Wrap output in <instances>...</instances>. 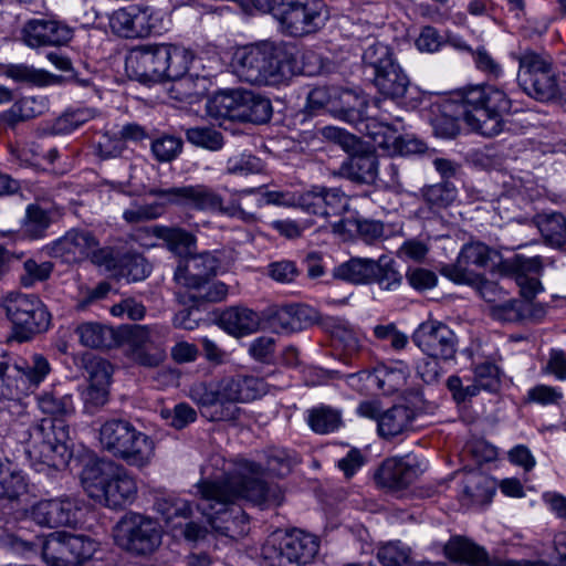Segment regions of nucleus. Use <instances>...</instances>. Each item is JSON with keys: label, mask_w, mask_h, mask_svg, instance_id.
<instances>
[{"label": "nucleus", "mask_w": 566, "mask_h": 566, "mask_svg": "<svg viewBox=\"0 0 566 566\" xmlns=\"http://www.w3.org/2000/svg\"><path fill=\"white\" fill-rule=\"evenodd\" d=\"M38 406L53 418H44L30 428L29 453L50 467L63 465L70 454V428L63 418L75 411L73 396L62 388H53L38 397Z\"/></svg>", "instance_id": "obj_1"}, {"label": "nucleus", "mask_w": 566, "mask_h": 566, "mask_svg": "<svg viewBox=\"0 0 566 566\" xmlns=\"http://www.w3.org/2000/svg\"><path fill=\"white\" fill-rule=\"evenodd\" d=\"M232 67L240 81L258 86L286 83L298 72L294 48L274 41H261L238 49Z\"/></svg>", "instance_id": "obj_2"}, {"label": "nucleus", "mask_w": 566, "mask_h": 566, "mask_svg": "<svg viewBox=\"0 0 566 566\" xmlns=\"http://www.w3.org/2000/svg\"><path fill=\"white\" fill-rule=\"evenodd\" d=\"M468 265L478 268H496L505 275L512 276L517 285L522 287V294L530 293L528 273H531V260L522 254H515L511 259H503L501 253L483 242L472 241L465 243L453 264H446L440 273L458 284L472 285L478 275L468 270Z\"/></svg>", "instance_id": "obj_3"}, {"label": "nucleus", "mask_w": 566, "mask_h": 566, "mask_svg": "<svg viewBox=\"0 0 566 566\" xmlns=\"http://www.w3.org/2000/svg\"><path fill=\"white\" fill-rule=\"evenodd\" d=\"M219 258L211 252L188 254L180 260L174 280L185 292H176L179 305L220 302L228 295V286L213 281L220 268Z\"/></svg>", "instance_id": "obj_4"}, {"label": "nucleus", "mask_w": 566, "mask_h": 566, "mask_svg": "<svg viewBox=\"0 0 566 566\" xmlns=\"http://www.w3.org/2000/svg\"><path fill=\"white\" fill-rule=\"evenodd\" d=\"M190 53L172 44H146L130 50L126 71L140 83L176 81L189 70Z\"/></svg>", "instance_id": "obj_5"}, {"label": "nucleus", "mask_w": 566, "mask_h": 566, "mask_svg": "<svg viewBox=\"0 0 566 566\" xmlns=\"http://www.w3.org/2000/svg\"><path fill=\"white\" fill-rule=\"evenodd\" d=\"M81 482L90 497L111 509L130 504L137 495V483L126 468L114 461L87 463Z\"/></svg>", "instance_id": "obj_6"}, {"label": "nucleus", "mask_w": 566, "mask_h": 566, "mask_svg": "<svg viewBox=\"0 0 566 566\" xmlns=\"http://www.w3.org/2000/svg\"><path fill=\"white\" fill-rule=\"evenodd\" d=\"M98 440L105 451L129 467L143 469L155 457L153 438L126 419L112 418L102 423Z\"/></svg>", "instance_id": "obj_7"}, {"label": "nucleus", "mask_w": 566, "mask_h": 566, "mask_svg": "<svg viewBox=\"0 0 566 566\" xmlns=\"http://www.w3.org/2000/svg\"><path fill=\"white\" fill-rule=\"evenodd\" d=\"M146 193L150 197L165 199L167 207L177 206L197 211L218 212L244 222L255 221V216L243 210L234 197L228 205H224L222 196L207 185L197 184L169 188L151 187Z\"/></svg>", "instance_id": "obj_8"}, {"label": "nucleus", "mask_w": 566, "mask_h": 566, "mask_svg": "<svg viewBox=\"0 0 566 566\" xmlns=\"http://www.w3.org/2000/svg\"><path fill=\"white\" fill-rule=\"evenodd\" d=\"M198 492L197 509L216 533L234 538L245 532L248 517L241 509L232 506L237 492H227L222 484L211 480L199 482Z\"/></svg>", "instance_id": "obj_9"}, {"label": "nucleus", "mask_w": 566, "mask_h": 566, "mask_svg": "<svg viewBox=\"0 0 566 566\" xmlns=\"http://www.w3.org/2000/svg\"><path fill=\"white\" fill-rule=\"evenodd\" d=\"M6 316L12 324L11 337L19 343L48 329L50 314L35 295L10 293L1 302Z\"/></svg>", "instance_id": "obj_10"}, {"label": "nucleus", "mask_w": 566, "mask_h": 566, "mask_svg": "<svg viewBox=\"0 0 566 566\" xmlns=\"http://www.w3.org/2000/svg\"><path fill=\"white\" fill-rule=\"evenodd\" d=\"M331 12L324 0H280L274 18L293 36L316 32L325 25Z\"/></svg>", "instance_id": "obj_11"}, {"label": "nucleus", "mask_w": 566, "mask_h": 566, "mask_svg": "<svg viewBox=\"0 0 566 566\" xmlns=\"http://www.w3.org/2000/svg\"><path fill=\"white\" fill-rule=\"evenodd\" d=\"M319 542L314 535L303 531L285 534L279 543L268 541L261 549V555L269 566H305L318 553Z\"/></svg>", "instance_id": "obj_12"}, {"label": "nucleus", "mask_w": 566, "mask_h": 566, "mask_svg": "<svg viewBox=\"0 0 566 566\" xmlns=\"http://www.w3.org/2000/svg\"><path fill=\"white\" fill-rule=\"evenodd\" d=\"M114 539L123 549L146 555L157 549L161 543V531L158 523L149 516L126 513L114 528Z\"/></svg>", "instance_id": "obj_13"}, {"label": "nucleus", "mask_w": 566, "mask_h": 566, "mask_svg": "<svg viewBox=\"0 0 566 566\" xmlns=\"http://www.w3.org/2000/svg\"><path fill=\"white\" fill-rule=\"evenodd\" d=\"M50 371L51 366L41 354L19 358L13 364L0 361V397L13 398L38 387Z\"/></svg>", "instance_id": "obj_14"}, {"label": "nucleus", "mask_w": 566, "mask_h": 566, "mask_svg": "<svg viewBox=\"0 0 566 566\" xmlns=\"http://www.w3.org/2000/svg\"><path fill=\"white\" fill-rule=\"evenodd\" d=\"M43 559L51 566H78L90 560L97 543L86 535L66 532L51 533L40 539Z\"/></svg>", "instance_id": "obj_15"}, {"label": "nucleus", "mask_w": 566, "mask_h": 566, "mask_svg": "<svg viewBox=\"0 0 566 566\" xmlns=\"http://www.w3.org/2000/svg\"><path fill=\"white\" fill-rule=\"evenodd\" d=\"M220 406L211 415L213 421H233L240 416L239 402L254 400L266 392V384L253 376L227 377L217 382Z\"/></svg>", "instance_id": "obj_16"}, {"label": "nucleus", "mask_w": 566, "mask_h": 566, "mask_svg": "<svg viewBox=\"0 0 566 566\" xmlns=\"http://www.w3.org/2000/svg\"><path fill=\"white\" fill-rule=\"evenodd\" d=\"M251 475L235 474L222 480H214L222 484L227 492H237L238 499H245L260 506L280 505L284 500V493L277 484H266L258 475L261 472L260 464L249 467Z\"/></svg>", "instance_id": "obj_17"}, {"label": "nucleus", "mask_w": 566, "mask_h": 566, "mask_svg": "<svg viewBox=\"0 0 566 566\" xmlns=\"http://www.w3.org/2000/svg\"><path fill=\"white\" fill-rule=\"evenodd\" d=\"M412 340L426 355L443 360L453 359L457 353L455 334L447 324L436 319L421 323L415 331Z\"/></svg>", "instance_id": "obj_18"}, {"label": "nucleus", "mask_w": 566, "mask_h": 566, "mask_svg": "<svg viewBox=\"0 0 566 566\" xmlns=\"http://www.w3.org/2000/svg\"><path fill=\"white\" fill-rule=\"evenodd\" d=\"M21 35L24 44L31 49L60 48L73 39L74 31L63 21L40 18L28 20L21 30Z\"/></svg>", "instance_id": "obj_19"}, {"label": "nucleus", "mask_w": 566, "mask_h": 566, "mask_svg": "<svg viewBox=\"0 0 566 566\" xmlns=\"http://www.w3.org/2000/svg\"><path fill=\"white\" fill-rule=\"evenodd\" d=\"M156 12L148 6H129L116 10L109 19L112 31L126 39L144 38L157 27Z\"/></svg>", "instance_id": "obj_20"}, {"label": "nucleus", "mask_w": 566, "mask_h": 566, "mask_svg": "<svg viewBox=\"0 0 566 566\" xmlns=\"http://www.w3.org/2000/svg\"><path fill=\"white\" fill-rule=\"evenodd\" d=\"M264 318L275 333L292 334L314 325L318 313L308 305L289 304L268 308Z\"/></svg>", "instance_id": "obj_21"}, {"label": "nucleus", "mask_w": 566, "mask_h": 566, "mask_svg": "<svg viewBox=\"0 0 566 566\" xmlns=\"http://www.w3.org/2000/svg\"><path fill=\"white\" fill-rule=\"evenodd\" d=\"M80 506L74 499H52L40 501L31 509V518L41 526L73 527L78 522Z\"/></svg>", "instance_id": "obj_22"}, {"label": "nucleus", "mask_w": 566, "mask_h": 566, "mask_svg": "<svg viewBox=\"0 0 566 566\" xmlns=\"http://www.w3.org/2000/svg\"><path fill=\"white\" fill-rule=\"evenodd\" d=\"M400 118H396L395 123H384L381 122L378 127L371 123H366L365 127L367 129V135L370 137L375 146L390 149L392 147L394 151L399 155H410L422 153L424 149V145L412 138H402L400 136H396L400 124Z\"/></svg>", "instance_id": "obj_23"}, {"label": "nucleus", "mask_w": 566, "mask_h": 566, "mask_svg": "<svg viewBox=\"0 0 566 566\" xmlns=\"http://www.w3.org/2000/svg\"><path fill=\"white\" fill-rule=\"evenodd\" d=\"M300 206L308 213L328 218L347 211L349 201L339 189L322 188L300 196Z\"/></svg>", "instance_id": "obj_24"}, {"label": "nucleus", "mask_w": 566, "mask_h": 566, "mask_svg": "<svg viewBox=\"0 0 566 566\" xmlns=\"http://www.w3.org/2000/svg\"><path fill=\"white\" fill-rule=\"evenodd\" d=\"M97 247L98 241L90 231L73 229L53 242L51 253L66 263H75L87 258Z\"/></svg>", "instance_id": "obj_25"}, {"label": "nucleus", "mask_w": 566, "mask_h": 566, "mask_svg": "<svg viewBox=\"0 0 566 566\" xmlns=\"http://www.w3.org/2000/svg\"><path fill=\"white\" fill-rule=\"evenodd\" d=\"M419 467L403 459H387L375 474L377 483L389 490H402L418 476Z\"/></svg>", "instance_id": "obj_26"}, {"label": "nucleus", "mask_w": 566, "mask_h": 566, "mask_svg": "<svg viewBox=\"0 0 566 566\" xmlns=\"http://www.w3.org/2000/svg\"><path fill=\"white\" fill-rule=\"evenodd\" d=\"M443 551L450 560L460 565L491 566L486 551L465 537H452L444 545Z\"/></svg>", "instance_id": "obj_27"}, {"label": "nucleus", "mask_w": 566, "mask_h": 566, "mask_svg": "<svg viewBox=\"0 0 566 566\" xmlns=\"http://www.w3.org/2000/svg\"><path fill=\"white\" fill-rule=\"evenodd\" d=\"M464 105H482L489 112L502 119L504 113L510 111L511 101L506 94L493 86H474L468 88L462 96Z\"/></svg>", "instance_id": "obj_28"}, {"label": "nucleus", "mask_w": 566, "mask_h": 566, "mask_svg": "<svg viewBox=\"0 0 566 566\" xmlns=\"http://www.w3.org/2000/svg\"><path fill=\"white\" fill-rule=\"evenodd\" d=\"M386 65V69L375 74L374 84L384 97L392 101L401 99L408 92L410 80L396 62Z\"/></svg>", "instance_id": "obj_29"}, {"label": "nucleus", "mask_w": 566, "mask_h": 566, "mask_svg": "<svg viewBox=\"0 0 566 566\" xmlns=\"http://www.w3.org/2000/svg\"><path fill=\"white\" fill-rule=\"evenodd\" d=\"M238 111L237 115H234L238 120L253 124H264L272 116L271 101L251 91L239 92Z\"/></svg>", "instance_id": "obj_30"}, {"label": "nucleus", "mask_w": 566, "mask_h": 566, "mask_svg": "<svg viewBox=\"0 0 566 566\" xmlns=\"http://www.w3.org/2000/svg\"><path fill=\"white\" fill-rule=\"evenodd\" d=\"M340 171L352 181L371 185L378 180L379 161L373 153L356 154L342 165Z\"/></svg>", "instance_id": "obj_31"}, {"label": "nucleus", "mask_w": 566, "mask_h": 566, "mask_svg": "<svg viewBox=\"0 0 566 566\" xmlns=\"http://www.w3.org/2000/svg\"><path fill=\"white\" fill-rule=\"evenodd\" d=\"M416 411L405 405H396L384 411L378 419V433L389 439L402 434L412 428Z\"/></svg>", "instance_id": "obj_32"}, {"label": "nucleus", "mask_w": 566, "mask_h": 566, "mask_svg": "<svg viewBox=\"0 0 566 566\" xmlns=\"http://www.w3.org/2000/svg\"><path fill=\"white\" fill-rule=\"evenodd\" d=\"M116 331L117 328L98 322H85L76 327L75 334L85 347L109 349L117 347Z\"/></svg>", "instance_id": "obj_33"}, {"label": "nucleus", "mask_w": 566, "mask_h": 566, "mask_svg": "<svg viewBox=\"0 0 566 566\" xmlns=\"http://www.w3.org/2000/svg\"><path fill=\"white\" fill-rule=\"evenodd\" d=\"M220 323L229 334L242 336L258 329L260 316L250 308L233 306L222 313Z\"/></svg>", "instance_id": "obj_34"}, {"label": "nucleus", "mask_w": 566, "mask_h": 566, "mask_svg": "<svg viewBox=\"0 0 566 566\" xmlns=\"http://www.w3.org/2000/svg\"><path fill=\"white\" fill-rule=\"evenodd\" d=\"M376 260L369 258H350L337 265L333 275L336 279L359 285L373 283Z\"/></svg>", "instance_id": "obj_35"}, {"label": "nucleus", "mask_w": 566, "mask_h": 566, "mask_svg": "<svg viewBox=\"0 0 566 566\" xmlns=\"http://www.w3.org/2000/svg\"><path fill=\"white\" fill-rule=\"evenodd\" d=\"M463 106V120L467 123V125L474 132L486 136V137H493L501 133L502 130V119L491 112H489L485 107L482 105L475 106Z\"/></svg>", "instance_id": "obj_36"}, {"label": "nucleus", "mask_w": 566, "mask_h": 566, "mask_svg": "<svg viewBox=\"0 0 566 566\" xmlns=\"http://www.w3.org/2000/svg\"><path fill=\"white\" fill-rule=\"evenodd\" d=\"M533 221L546 244L555 248L566 244V218L563 213L556 211L537 213Z\"/></svg>", "instance_id": "obj_37"}, {"label": "nucleus", "mask_w": 566, "mask_h": 566, "mask_svg": "<svg viewBox=\"0 0 566 566\" xmlns=\"http://www.w3.org/2000/svg\"><path fill=\"white\" fill-rule=\"evenodd\" d=\"M367 101L350 90L337 88L333 113L338 114L348 123H361L366 113Z\"/></svg>", "instance_id": "obj_38"}, {"label": "nucleus", "mask_w": 566, "mask_h": 566, "mask_svg": "<svg viewBox=\"0 0 566 566\" xmlns=\"http://www.w3.org/2000/svg\"><path fill=\"white\" fill-rule=\"evenodd\" d=\"M494 493L493 482L480 472L467 474L463 481L462 501L467 504H486Z\"/></svg>", "instance_id": "obj_39"}, {"label": "nucleus", "mask_w": 566, "mask_h": 566, "mask_svg": "<svg viewBox=\"0 0 566 566\" xmlns=\"http://www.w3.org/2000/svg\"><path fill=\"white\" fill-rule=\"evenodd\" d=\"M406 368H381L367 375L369 384L376 385L386 395H392L403 389L407 384Z\"/></svg>", "instance_id": "obj_40"}, {"label": "nucleus", "mask_w": 566, "mask_h": 566, "mask_svg": "<svg viewBox=\"0 0 566 566\" xmlns=\"http://www.w3.org/2000/svg\"><path fill=\"white\" fill-rule=\"evenodd\" d=\"M149 231L153 235L163 239L169 250L179 254L189 251L196 243V237L181 228L153 226Z\"/></svg>", "instance_id": "obj_41"}, {"label": "nucleus", "mask_w": 566, "mask_h": 566, "mask_svg": "<svg viewBox=\"0 0 566 566\" xmlns=\"http://www.w3.org/2000/svg\"><path fill=\"white\" fill-rule=\"evenodd\" d=\"M6 74L14 81L25 82L36 86L54 85L59 84L61 81V76L59 75L25 64H11L7 67Z\"/></svg>", "instance_id": "obj_42"}, {"label": "nucleus", "mask_w": 566, "mask_h": 566, "mask_svg": "<svg viewBox=\"0 0 566 566\" xmlns=\"http://www.w3.org/2000/svg\"><path fill=\"white\" fill-rule=\"evenodd\" d=\"M307 421L312 430L321 434L334 432L343 423L340 411L329 406L310 410Z\"/></svg>", "instance_id": "obj_43"}, {"label": "nucleus", "mask_w": 566, "mask_h": 566, "mask_svg": "<svg viewBox=\"0 0 566 566\" xmlns=\"http://www.w3.org/2000/svg\"><path fill=\"white\" fill-rule=\"evenodd\" d=\"M527 286L531 287V276L528 275ZM521 295L525 300H512L505 302L503 304H495L491 307V316L497 321L502 322H520L524 319L528 313L531 312V304L528 303V298L531 297V292L527 296Z\"/></svg>", "instance_id": "obj_44"}, {"label": "nucleus", "mask_w": 566, "mask_h": 566, "mask_svg": "<svg viewBox=\"0 0 566 566\" xmlns=\"http://www.w3.org/2000/svg\"><path fill=\"white\" fill-rule=\"evenodd\" d=\"M40 113V106L34 97H23L0 115V123L6 127L14 128L19 123L33 118Z\"/></svg>", "instance_id": "obj_45"}, {"label": "nucleus", "mask_w": 566, "mask_h": 566, "mask_svg": "<svg viewBox=\"0 0 566 566\" xmlns=\"http://www.w3.org/2000/svg\"><path fill=\"white\" fill-rule=\"evenodd\" d=\"M189 397L201 409L202 416L213 421L211 415L220 406L217 384L197 382L189 390Z\"/></svg>", "instance_id": "obj_46"}, {"label": "nucleus", "mask_w": 566, "mask_h": 566, "mask_svg": "<svg viewBox=\"0 0 566 566\" xmlns=\"http://www.w3.org/2000/svg\"><path fill=\"white\" fill-rule=\"evenodd\" d=\"M239 92H223L216 94L207 103V112L209 116L216 119H237L238 105H239Z\"/></svg>", "instance_id": "obj_47"}, {"label": "nucleus", "mask_w": 566, "mask_h": 566, "mask_svg": "<svg viewBox=\"0 0 566 566\" xmlns=\"http://www.w3.org/2000/svg\"><path fill=\"white\" fill-rule=\"evenodd\" d=\"M373 283H377L380 290L394 292L402 284V275L395 269V262L385 255L376 260Z\"/></svg>", "instance_id": "obj_48"}, {"label": "nucleus", "mask_w": 566, "mask_h": 566, "mask_svg": "<svg viewBox=\"0 0 566 566\" xmlns=\"http://www.w3.org/2000/svg\"><path fill=\"white\" fill-rule=\"evenodd\" d=\"M52 221L51 213L48 209L39 203L29 205L23 221L24 232L33 239L43 237Z\"/></svg>", "instance_id": "obj_49"}, {"label": "nucleus", "mask_w": 566, "mask_h": 566, "mask_svg": "<svg viewBox=\"0 0 566 566\" xmlns=\"http://www.w3.org/2000/svg\"><path fill=\"white\" fill-rule=\"evenodd\" d=\"M377 559L384 566H407L411 563V548L400 541L388 542L378 547Z\"/></svg>", "instance_id": "obj_50"}, {"label": "nucleus", "mask_w": 566, "mask_h": 566, "mask_svg": "<svg viewBox=\"0 0 566 566\" xmlns=\"http://www.w3.org/2000/svg\"><path fill=\"white\" fill-rule=\"evenodd\" d=\"M117 346L127 345L129 354L145 348L150 343V331L145 325L119 327L116 331Z\"/></svg>", "instance_id": "obj_51"}, {"label": "nucleus", "mask_w": 566, "mask_h": 566, "mask_svg": "<svg viewBox=\"0 0 566 566\" xmlns=\"http://www.w3.org/2000/svg\"><path fill=\"white\" fill-rule=\"evenodd\" d=\"M186 138L195 146L217 151L223 146L222 134L212 127H190L186 130Z\"/></svg>", "instance_id": "obj_52"}, {"label": "nucleus", "mask_w": 566, "mask_h": 566, "mask_svg": "<svg viewBox=\"0 0 566 566\" xmlns=\"http://www.w3.org/2000/svg\"><path fill=\"white\" fill-rule=\"evenodd\" d=\"M295 463V454L285 449L271 448L266 452V470L275 476L287 475Z\"/></svg>", "instance_id": "obj_53"}, {"label": "nucleus", "mask_w": 566, "mask_h": 566, "mask_svg": "<svg viewBox=\"0 0 566 566\" xmlns=\"http://www.w3.org/2000/svg\"><path fill=\"white\" fill-rule=\"evenodd\" d=\"M422 197L429 206L444 208L454 201L457 189L452 184L444 181L426 187Z\"/></svg>", "instance_id": "obj_54"}, {"label": "nucleus", "mask_w": 566, "mask_h": 566, "mask_svg": "<svg viewBox=\"0 0 566 566\" xmlns=\"http://www.w3.org/2000/svg\"><path fill=\"white\" fill-rule=\"evenodd\" d=\"M155 507L166 522H171L176 517L187 518L191 515L189 502L174 496L158 497Z\"/></svg>", "instance_id": "obj_55"}, {"label": "nucleus", "mask_w": 566, "mask_h": 566, "mask_svg": "<svg viewBox=\"0 0 566 566\" xmlns=\"http://www.w3.org/2000/svg\"><path fill=\"white\" fill-rule=\"evenodd\" d=\"M120 271L129 281L136 282L146 279L151 266L142 254L127 253L122 258Z\"/></svg>", "instance_id": "obj_56"}, {"label": "nucleus", "mask_w": 566, "mask_h": 566, "mask_svg": "<svg viewBox=\"0 0 566 566\" xmlns=\"http://www.w3.org/2000/svg\"><path fill=\"white\" fill-rule=\"evenodd\" d=\"M182 139L176 136L165 135L151 143V151L160 163H170L182 150Z\"/></svg>", "instance_id": "obj_57"}, {"label": "nucleus", "mask_w": 566, "mask_h": 566, "mask_svg": "<svg viewBox=\"0 0 566 566\" xmlns=\"http://www.w3.org/2000/svg\"><path fill=\"white\" fill-rule=\"evenodd\" d=\"M167 203L165 199L148 205L135 206L123 213V218L128 223H138L149 221L161 217L166 212Z\"/></svg>", "instance_id": "obj_58"}, {"label": "nucleus", "mask_w": 566, "mask_h": 566, "mask_svg": "<svg viewBox=\"0 0 566 566\" xmlns=\"http://www.w3.org/2000/svg\"><path fill=\"white\" fill-rule=\"evenodd\" d=\"M557 74H548L533 77V99L552 102L559 96Z\"/></svg>", "instance_id": "obj_59"}, {"label": "nucleus", "mask_w": 566, "mask_h": 566, "mask_svg": "<svg viewBox=\"0 0 566 566\" xmlns=\"http://www.w3.org/2000/svg\"><path fill=\"white\" fill-rule=\"evenodd\" d=\"M85 370L90 385L109 387L113 368L106 359L95 356L88 357L85 360Z\"/></svg>", "instance_id": "obj_60"}, {"label": "nucleus", "mask_w": 566, "mask_h": 566, "mask_svg": "<svg viewBox=\"0 0 566 566\" xmlns=\"http://www.w3.org/2000/svg\"><path fill=\"white\" fill-rule=\"evenodd\" d=\"M52 263L41 262L38 263L33 259H28L23 262V273L20 275V283L24 287H31L36 282L45 281L52 272Z\"/></svg>", "instance_id": "obj_61"}, {"label": "nucleus", "mask_w": 566, "mask_h": 566, "mask_svg": "<svg viewBox=\"0 0 566 566\" xmlns=\"http://www.w3.org/2000/svg\"><path fill=\"white\" fill-rule=\"evenodd\" d=\"M363 61L367 66L374 70V75L378 73V71L386 69L387 63H395L390 49L382 43H374L366 48L363 54Z\"/></svg>", "instance_id": "obj_62"}, {"label": "nucleus", "mask_w": 566, "mask_h": 566, "mask_svg": "<svg viewBox=\"0 0 566 566\" xmlns=\"http://www.w3.org/2000/svg\"><path fill=\"white\" fill-rule=\"evenodd\" d=\"M337 88L336 86L314 87L307 95V108L311 112H317L323 108H328L333 112Z\"/></svg>", "instance_id": "obj_63"}, {"label": "nucleus", "mask_w": 566, "mask_h": 566, "mask_svg": "<svg viewBox=\"0 0 566 566\" xmlns=\"http://www.w3.org/2000/svg\"><path fill=\"white\" fill-rule=\"evenodd\" d=\"M92 117L93 114L88 109L69 112L55 120L53 129L57 134H69L90 120Z\"/></svg>", "instance_id": "obj_64"}]
</instances>
